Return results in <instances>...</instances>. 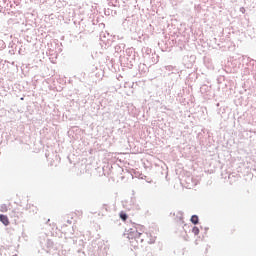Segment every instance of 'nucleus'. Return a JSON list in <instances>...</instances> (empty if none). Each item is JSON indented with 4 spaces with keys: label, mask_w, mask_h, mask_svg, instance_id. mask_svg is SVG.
Instances as JSON below:
<instances>
[{
    "label": "nucleus",
    "mask_w": 256,
    "mask_h": 256,
    "mask_svg": "<svg viewBox=\"0 0 256 256\" xmlns=\"http://www.w3.org/2000/svg\"><path fill=\"white\" fill-rule=\"evenodd\" d=\"M192 233L194 235H199V233H200L199 228L197 226H194L193 229H192Z\"/></svg>",
    "instance_id": "423d86ee"
},
{
    "label": "nucleus",
    "mask_w": 256,
    "mask_h": 256,
    "mask_svg": "<svg viewBox=\"0 0 256 256\" xmlns=\"http://www.w3.org/2000/svg\"><path fill=\"white\" fill-rule=\"evenodd\" d=\"M145 235L149 236V234L145 233Z\"/></svg>",
    "instance_id": "1a4fd4ad"
},
{
    "label": "nucleus",
    "mask_w": 256,
    "mask_h": 256,
    "mask_svg": "<svg viewBox=\"0 0 256 256\" xmlns=\"http://www.w3.org/2000/svg\"><path fill=\"white\" fill-rule=\"evenodd\" d=\"M145 233V227L141 225H137L135 228H132L129 232V236L134 239H140L141 242L145 241V238H141V236Z\"/></svg>",
    "instance_id": "f257e3e1"
},
{
    "label": "nucleus",
    "mask_w": 256,
    "mask_h": 256,
    "mask_svg": "<svg viewBox=\"0 0 256 256\" xmlns=\"http://www.w3.org/2000/svg\"><path fill=\"white\" fill-rule=\"evenodd\" d=\"M119 215H120V219H122V221H127L128 216H127V214H125V212L122 211V212H120Z\"/></svg>",
    "instance_id": "39448f33"
},
{
    "label": "nucleus",
    "mask_w": 256,
    "mask_h": 256,
    "mask_svg": "<svg viewBox=\"0 0 256 256\" xmlns=\"http://www.w3.org/2000/svg\"><path fill=\"white\" fill-rule=\"evenodd\" d=\"M31 207H34V205L29 203V204H27L26 209H28V211H30V212L32 211V213H35V210H31Z\"/></svg>",
    "instance_id": "0eeeda50"
},
{
    "label": "nucleus",
    "mask_w": 256,
    "mask_h": 256,
    "mask_svg": "<svg viewBox=\"0 0 256 256\" xmlns=\"http://www.w3.org/2000/svg\"><path fill=\"white\" fill-rule=\"evenodd\" d=\"M0 211H1L2 213H7V211H8L7 204L1 205V206H0Z\"/></svg>",
    "instance_id": "20e7f679"
},
{
    "label": "nucleus",
    "mask_w": 256,
    "mask_h": 256,
    "mask_svg": "<svg viewBox=\"0 0 256 256\" xmlns=\"http://www.w3.org/2000/svg\"><path fill=\"white\" fill-rule=\"evenodd\" d=\"M0 221L1 223H3V225L7 226L9 225V217H7V215H0Z\"/></svg>",
    "instance_id": "f03ea898"
},
{
    "label": "nucleus",
    "mask_w": 256,
    "mask_h": 256,
    "mask_svg": "<svg viewBox=\"0 0 256 256\" xmlns=\"http://www.w3.org/2000/svg\"><path fill=\"white\" fill-rule=\"evenodd\" d=\"M146 241H147V243H155V238H152V239L146 240Z\"/></svg>",
    "instance_id": "6e6552de"
},
{
    "label": "nucleus",
    "mask_w": 256,
    "mask_h": 256,
    "mask_svg": "<svg viewBox=\"0 0 256 256\" xmlns=\"http://www.w3.org/2000/svg\"><path fill=\"white\" fill-rule=\"evenodd\" d=\"M191 223H193L194 225H197V223H199V217L197 215H193L191 217Z\"/></svg>",
    "instance_id": "7ed1b4c3"
}]
</instances>
